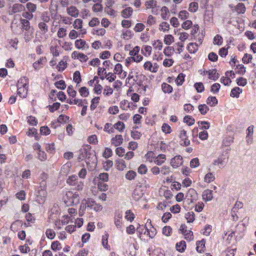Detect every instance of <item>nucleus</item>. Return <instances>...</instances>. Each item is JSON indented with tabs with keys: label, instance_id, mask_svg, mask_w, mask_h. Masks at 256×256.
Listing matches in <instances>:
<instances>
[{
	"label": "nucleus",
	"instance_id": "obj_1",
	"mask_svg": "<svg viewBox=\"0 0 256 256\" xmlns=\"http://www.w3.org/2000/svg\"><path fill=\"white\" fill-rule=\"evenodd\" d=\"M40 187L36 192V201L40 204H43L47 196L46 182L44 180L40 182Z\"/></svg>",
	"mask_w": 256,
	"mask_h": 256
},
{
	"label": "nucleus",
	"instance_id": "obj_2",
	"mask_svg": "<svg viewBox=\"0 0 256 256\" xmlns=\"http://www.w3.org/2000/svg\"><path fill=\"white\" fill-rule=\"evenodd\" d=\"M64 200L67 206L76 204L80 202L79 195L76 192L68 191L64 196Z\"/></svg>",
	"mask_w": 256,
	"mask_h": 256
},
{
	"label": "nucleus",
	"instance_id": "obj_3",
	"mask_svg": "<svg viewBox=\"0 0 256 256\" xmlns=\"http://www.w3.org/2000/svg\"><path fill=\"white\" fill-rule=\"evenodd\" d=\"M114 222L116 228L121 230L124 227L123 213L122 211L117 210L114 214Z\"/></svg>",
	"mask_w": 256,
	"mask_h": 256
},
{
	"label": "nucleus",
	"instance_id": "obj_4",
	"mask_svg": "<svg viewBox=\"0 0 256 256\" xmlns=\"http://www.w3.org/2000/svg\"><path fill=\"white\" fill-rule=\"evenodd\" d=\"M228 156L226 152L222 154L217 159L214 160L212 165L224 167L228 161Z\"/></svg>",
	"mask_w": 256,
	"mask_h": 256
},
{
	"label": "nucleus",
	"instance_id": "obj_5",
	"mask_svg": "<svg viewBox=\"0 0 256 256\" xmlns=\"http://www.w3.org/2000/svg\"><path fill=\"white\" fill-rule=\"evenodd\" d=\"M140 49H132L130 51V56L126 60L127 63H129L130 61L136 62H140L142 59V56L139 54Z\"/></svg>",
	"mask_w": 256,
	"mask_h": 256
},
{
	"label": "nucleus",
	"instance_id": "obj_6",
	"mask_svg": "<svg viewBox=\"0 0 256 256\" xmlns=\"http://www.w3.org/2000/svg\"><path fill=\"white\" fill-rule=\"evenodd\" d=\"M178 136L180 139V144L182 146H187L190 144V140L188 138L186 130L182 128L178 130Z\"/></svg>",
	"mask_w": 256,
	"mask_h": 256
},
{
	"label": "nucleus",
	"instance_id": "obj_7",
	"mask_svg": "<svg viewBox=\"0 0 256 256\" xmlns=\"http://www.w3.org/2000/svg\"><path fill=\"white\" fill-rule=\"evenodd\" d=\"M83 21L80 18L76 19L72 23L74 30L78 31L79 34L84 36L86 33V30L82 26Z\"/></svg>",
	"mask_w": 256,
	"mask_h": 256
},
{
	"label": "nucleus",
	"instance_id": "obj_8",
	"mask_svg": "<svg viewBox=\"0 0 256 256\" xmlns=\"http://www.w3.org/2000/svg\"><path fill=\"white\" fill-rule=\"evenodd\" d=\"M183 163V158L180 155L176 156L172 158L170 162V166L174 168H177L182 165Z\"/></svg>",
	"mask_w": 256,
	"mask_h": 256
},
{
	"label": "nucleus",
	"instance_id": "obj_9",
	"mask_svg": "<svg viewBox=\"0 0 256 256\" xmlns=\"http://www.w3.org/2000/svg\"><path fill=\"white\" fill-rule=\"evenodd\" d=\"M144 6L146 10L152 9V12L154 14H157V2L154 0H147L144 3Z\"/></svg>",
	"mask_w": 256,
	"mask_h": 256
},
{
	"label": "nucleus",
	"instance_id": "obj_10",
	"mask_svg": "<svg viewBox=\"0 0 256 256\" xmlns=\"http://www.w3.org/2000/svg\"><path fill=\"white\" fill-rule=\"evenodd\" d=\"M146 228L147 231L146 234L150 238H153L156 234V230L152 225L151 220H147Z\"/></svg>",
	"mask_w": 256,
	"mask_h": 256
},
{
	"label": "nucleus",
	"instance_id": "obj_11",
	"mask_svg": "<svg viewBox=\"0 0 256 256\" xmlns=\"http://www.w3.org/2000/svg\"><path fill=\"white\" fill-rule=\"evenodd\" d=\"M24 8V6L22 4H16L9 8L8 14H12L16 12H20L23 11Z\"/></svg>",
	"mask_w": 256,
	"mask_h": 256
},
{
	"label": "nucleus",
	"instance_id": "obj_12",
	"mask_svg": "<svg viewBox=\"0 0 256 256\" xmlns=\"http://www.w3.org/2000/svg\"><path fill=\"white\" fill-rule=\"evenodd\" d=\"M144 194L143 191L140 186H137L134 190L132 192V198L135 200L138 201L140 200Z\"/></svg>",
	"mask_w": 256,
	"mask_h": 256
},
{
	"label": "nucleus",
	"instance_id": "obj_13",
	"mask_svg": "<svg viewBox=\"0 0 256 256\" xmlns=\"http://www.w3.org/2000/svg\"><path fill=\"white\" fill-rule=\"evenodd\" d=\"M254 126H250L246 130V140L248 144H251L253 142Z\"/></svg>",
	"mask_w": 256,
	"mask_h": 256
},
{
	"label": "nucleus",
	"instance_id": "obj_14",
	"mask_svg": "<svg viewBox=\"0 0 256 256\" xmlns=\"http://www.w3.org/2000/svg\"><path fill=\"white\" fill-rule=\"evenodd\" d=\"M186 197L190 200V202H194L198 200V194L195 190L190 188L187 192Z\"/></svg>",
	"mask_w": 256,
	"mask_h": 256
},
{
	"label": "nucleus",
	"instance_id": "obj_15",
	"mask_svg": "<svg viewBox=\"0 0 256 256\" xmlns=\"http://www.w3.org/2000/svg\"><path fill=\"white\" fill-rule=\"evenodd\" d=\"M144 67L146 70H149L152 72H156L158 70V66L156 63L152 64L150 62H146L144 63Z\"/></svg>",
	"mask_w": 256,
	"mask_h": 256
},
{
	"label": "nucleus",
	"instance_id": "obj_16",
	"mask_svg": "<svg viewBox=\"0 0 256 256\" xmlns=\"http://www.w3.org/2000/svg\"><path fill=\"white\" fill-rule=\"evenodd\" d=\"M202 199L206 202L210 201L213 198L212 191L207 189L204 191L202 194Z\"/></svg>",
	"mask_w": 256,
	"mask_h": 256
},
{
	"label": "nucleus",
	"instance_id": "obj_17",
	"mask_svg": "<svg viewBox=\"0 0 256 256\" xmlns=\"http://www.w3.org/2000/svg\"><path fill=\"white\" fill-rule=\"evenodd\" d=\"M67 14L74 18H76L79 14V10L74 6H72L66 8Z\"/></svg>",
	"mask_w": 256,
	"mask_h": 256
},
{
	"label": "nucleus",
	"instance_id": "obj_18",
	"mask_svg": "<svg viewBox=\"0 0 256 256\" xmlns=\"http://www.w3.org/2000/svg\"><path fill=\"white\" fill-rule=\"evenodd\" d=\"M123 138L122 135H116L111 140V143L115 146L121 145L123 142Z\"/></svg>",
	"mask_w": 256,
	"mask_h": 256
},
{
	"label": "nucleus",
	"instance_id": "obj_19",
	"mask_svg": "<svg viewBox=\"0 0 256 256\" xmlns=\"http://www.w3.org/2000/svg\"><path fill=\"white\" fill-rule=\"evenodd\" d=\"M90 154L86 148L80 150L78 158L80 160H83L84 159L89 158H90Z\"/></svg>",
	"mask_w": 256,
	"mask_h": 256
},
{
	"label": "nucleus",
	"instance_id": "obj_20",
	"mask_svg": "<svg viewBox=\"0 0 256 256\" xmlns=\"http://www.w3.org/2000/svg\"><path fill=\"white\" fill-rule=\"evenodd\" d=\"M28 88V82L26 77L21 78L18 82L17 88Z\"/></svg>",
	"mask_w": 256,
	"mask_h": 256
},
{
	"label": "nucleus",
	"instance_id": "obj_21",
	"mask_svg": "<svg viewBox=\"0 0 256 256\" xmlns=\"http://www.w3.org/2000/svg\"><path fill=\"white\" fill-rule=\"evenodd\" d=\"M67 60L68 58H64L62 60H61L56 66V68L58 71L62 72L64 71L66 68L67 67Z\"/></svg>",
	"mask_w": 256,
	"mask_h": 256
},
{
	"label": "nucleus",
	"instance_id": "obj_22",
	"mask_svg": "<svg viewBox=\"0 0 256 256\" xmlns=\"http://www.w3.org/2000/svg\"><path fill=\"white\" fill-rule=\"evenodd\" d=\"M72 56L74 58H77L82 62H85L88 59V57L86 55L76 52H74L72 53Z\"/></svg>",
	"mask_w": 256,
	"mask_h": 256
},
{
	"label": "nucleus",
	"instance_id": "obj_23",
	"mask_svg": "<svg viewBox=\"0 0 256 256\" xmlns=\"http://www.w3.org/2000/svg\"><path fill=\"white\" fill-rule=\"evenodd\" d=\"M208 172L206 174L204 178V181L206 183H210L214 182L215 180L214 174L212 172L210 168H208Z\"/></svg>",
	"mask_w": 256,
	"mask_h": 256
},
{
	"label": "nucleus",
	"instance_id": "obj_24",
	"mask_svg": "<svg viewBox=\"0 0 256 256\" xmlns=\"http://www.w3.org/2000/svg\"><path fill=\"white\" fill-rule=\"evenodd\" d=\"M206 74H208L210 79L214 80H216L219 77L218 74L216 70L214 69L206 71Z\"/></svg>",
	"mask_w": 256,
	"mask_h": 256
},
{
	"label": "nucleus",
	"instance_id": "obj_25",
	"mask_svg": "<svg viewBox=\"0 0 256 256\" xmlns=\"http://www.w3.org/2000/svg\"><path fill=\"white\" fill-rule=\"evenodd\" d=\"M21 32H22L24 36V38L26 40H29L32 38L34 30L32 28L26 30H23Z\"/></svg>",
	"mask_w": 256,
	"mask_h": 256
},
{
	"label": "nucleus",
	"instance_id": "obj_26",
	"mask_svg": "<svg viewBox=\"0 0 256 256\" xmlns=\"http://www.w3.org/2000/svg\"><path fill=\"white\" fill-rule=\"evenodd\" d=\"M166 160V156L163 154H158L156 156L154 162L158 166L162 165Z\"/></svg>",
	"mask_w": 256,
	"mask_h": 256
},
{
	"label": "nucleus",
	"instance_id": "obj_27",
	"mask_svg": "<svg viewBox=\"0 0 256 256\" xmlns=\"http://www.w3.org/2000/svg\"><path fill=\"white\" fill-rule=\"evenodd\" d=\"M86 104H87V102L86 100H82L81 99H70L67 100V102L70 104H76L79 106H82L83 105V102H85Z\"/></svg>",
	"mask_w": 256,
	"mask_h": 256
},
{
	"label": "nucleus",
	"instance_id": "obj_28",
	"mask_svg": "<svg viewBox=\"0 0 256 256\" xmlns=\"http://www.w3.org/2000/svg\"><path fill=\"white\" fill-rule=\"evenodd\" d=\"M116 165L117 169L119 170H124L126 168V164L122 159L116 160Z\"/></svg>",
	"mask_w": 256,
	"mask_h": 256
},
{
	"label": "nucleus",
	"instance_id": "obj_29",
	"mask_svg": "<svg viewBox=\"0 0 256 256\" xmlns=\"http://www.w3.org/2000/svg\"><path fill=\"white\" fill-rule=\"evenodd\" d=\"M46 59L44 58H40L37 61L33 64V67L35 70H38L42 68L43 62H45Z\"/></svg>",
	"mask_w": 256,
	"mask_h": 256
},
{
	"label": "nucleus",
	"instance_id": "obj_30",
	"mask_svg": "<svg viewBox=\"0 0 256 256\" xmlns=\"http://www.w3.org/2000/svg\"><path fill=\"white\" fill-rule=\"evenodd\" d=\"M20 22L21 24V31L32 28L30 26V22L28 20L20 18Z\"/></svg>",
	"mask_w": 256,
	"mask_h": 256
},
{
	"label": "nucleus",
	"instance_id": "obj_31",
	"mask_svg": "<svg viewBox=\"0 0 256 256\" xmlns=\"http://www.w3.org/2000/svg\"><path fill=\"white\" fill-rule=\"evenodd\" d=\"M242 92V90L238 87L233 88L230 92V96L232 98H238L240 94Z\"/></svg>",
	"mask_w": 256,
	"mask_h": 256
},
{
	"label": "nucleus",
	"instance_id": "obj_32",
	"mask_svg": "<svg viewBox=\"0 0 256 256\" xmlns=\"http://www.w3.org/2000/svg\"><path fill=\"white\" fill-rule=\"evenodd\" d=\"M160 12L162 18L164 20H168V14L169 13L168 8L166 6H164L161 8Z\"/></svg>",
	"mask_w": 256,
	"mask_h": 256
},
{
	"label": "nucleus",
	"instance_id": "obj_33",
	"mask_svg": "<svg viewBox=\"0 0 256 256\" xmlns=\"http://www.w3.org/2000/svg\"><path fill=\"white\" fill-rule=\"evenodd\" d=\"M204 248H205V241L204 240H202L200 241H198L196 242V250L198 252L201 253V252H204Z\"/></svg>",
	"mask_w": 256,
	"mask_h": 256
},
{
	"label": "nucleus",
	"instance_id": "obj_34",
	"mask_svg": "<svg viewBox=\"0 0 256 256\" xmlns=\"http://www.w3.org/2000/svg\"><path fill=\"white\" fill-rule=\"evenodd\" d=\"M132 8H127L122 12V16L124 18H128L132 14Z\"/></svg>",
	"mask_w": 256,
	"mask_h": 256
},
{
	"label": "nucleus",
	"instance_id": "obj_35",
	"mask_svg": "<svg viewBox=\"0 0 256 256\" xmlns=\"http://www.w3.org/2000/svg\"><path fill=\"white\" fill-rule=\"evenodd\" d=\"M114 128L118 132H122L124 130L126 126L124 122L118 121L114 124Z\"/></svg>",
	"mask_w": 256,
	"mask_h": 256
},
{
	"label": "nucleus",
	"instance_id": "obj_36",
	"mask_svg": "<svg viewBox=\"0 0 256 256\" xmlns=\"http://www.w3.org/2000/svg\"><path fill=\"white\" fill-rule=\"evenodd\" d=\"M176 249L180 252H183L185 250L186 248V242L184 240H181L179 242H178L176 244Z\"/></svg>",
	"mask_w": 256,
	"mask_h": 256
},
{
	"label": "nucleus",
	"instance_id": "obj_37",
	"mask_svg": "<svg viewBox=\"0 0 256 256\" xmlns=\"http://www.w3.org/2000/svg\"><path fill=\"white\" fill-rule=\"evenodd\" d=\"M28 88H18V94L20 98H26L28 94Z\"/></svg>",
	"mask_w": 256,
	"mask_h": 256
},
{
	"label": "nucleus",
	"instance_id": "obj_38",
	"mask_svg": "<svg viewBox=\"0 0 256 256\" xmlns=\"http://www.w3.org/2000/svg\"><path fill=\"white\" fill-rule=\"evenodd\" d=\"M135 218L134 214L130 210H127L125 212L124 218L130 222L134 220Z\"/></svg>",
	"mask_w": 256,
	"mask_h": 256
},
{
	"label": "nucleus",
	"instance_id": "obj_39",
	"mask_svg": "<svg viewBox=\"0 0 256 256\" xmlns=\"http://www.w3.org/2000/svg\"><path fill=\"white\" fill-rule=\"evenodd\" d=\"M137 232L139 233L140 238H141L142 234H146L147 231L146 224L145 226H140L139 224L138 227L136 228Z\"/></svg>",
	"mask_w": 256,
	"mask_h": 256
},
{
	"label": "nucleus",
	"instance_id": "obj_40",
	"mask_svg": "<svg viewBox=\"0 0 256 256\" xmlns=\"http://www.w3.org/2000/svg\"><path fill=\"white\" fill-rule=\"evenodd\" d=\"M71 166V163L67 162L62 166L60 170L61 173L62 174L66 175L69 172Z\"/></svg>",
	"mask_w": 256,
	"mask_h": 256
},
{
	"label": "nucleus",
	"instance_id": "obj_41",
	"mask_svg": "<svg viewBox=\"0 0 256 256\" xmlns=\"http://www.w3.org/2000/svg\"><path fill=\"white\" fill-rule=\"evenodd\" d=\"M246 68L243 64H238L235 68V71L236 73L240 75H244L246 72Z\"/></svg>",
	"mask_w": 256,
	"mask_h": 256
},
{
	"label": "nucleus",
	"instance_id": "obj_42",
	"mask_svg": "<svg viewBox=\"0 0 256 256\" xmlns=\"http://www.w3.org/2000/svg\"><path fill=\"white\" fill-rule=\"evenodd\" d=\"M159 30L163 32L168 31L170 29V24L166 22H163L159 25Z\"/></svg>",
	"mask_w": 256,
	"mask_h": 256
},
{
	"label": "nucleus",
	"instance_id": "obj_43",
	"mask_svg": "<svg viewBox=\"0 0 256 256\" xmlns=\"http://www.w3.org/2000/svg\"><path fill=\"white\" fill-rule=\"evenodd\" d=\"M104 130L108 134L114 133V125L110 123H106L104 126Z\"/></svg>",
	"mask_w": 256,
	"mask_h": 256
},
{
	"label": "nucleus",
	"instance_id": "obj_44",
	"mask_svg": "<svg viewBox=\"0 0 256 256\" xmlns=\"http://www.w3.org/2000/svg\"><path fill=\"white\" fill-rule=\"evenodd\" d=\"M154 155L153 152H148L145 154L144 158L146 160L150 162H154L156 158Z\"/></svg>",
	"mask_w": 256,
	"mask_h": 256
},
{
	"label": "nucleus",
	"instance_id": "obj_45",
	"mask_svg": "<svg viewBox=\"0 0 256 256\" xmlns=\"http://www.w3.org/2000/svg\"><path fill=\"white\" fill-rule=\"evenodd\" d=\"M206 102L211 106H215L218 104V100L215 96H209Z\"/></svg>",
	"mask_w": 256,
	"mask_h": 256
},
{
	"label": "nucleus",
	"instance_id": "obj_46",
	"mask_svg": "<svg viewBox=\"0 0 256 256\" xmlns=\"http://www.w3.org/2000/svg\"><path fill=\"white\" fill-rule=\"evenodd\" d=\"M162 91L164 93H171L172 91V88L170 84H168L166 83H163L162 84Z\"/></svg>",
	"mask_w": 256,
	"mask_h": 256
},
{
	"label": "nucleus",
	"instance_id": "obj_47",
	"mask_svg": "<svg viewBox=\"0 0 256 256\" xmlns=\"http://www.w3.org/2000/svg\"><path fill=\"white\" fill-rule=\"evenodd\" d=\"M184 122L186 123L188 126H190L194 124L195 120L192 116H186L184 118Z\"/></svg>",
	"mask_w": 256,
	"mask_h": 256
},
{
	"label": "nucleus",
	"instance_id": "obj_48",
	"mask_svg": "<svg viewBox=\"0 0 256 256\" xmlns=\"http://www.w3.org/2000/svg\"><path fill=\"white\" fill-rule=\"evenodd\" d=\"M78 182L77 176L75 175L69 176L66 180L67 183L71 186H75Z\"/></svg>",
	"mask_w": 256,
	"mask_h": 256
},
{
	"label": "nucleus",
	"instance_id": "obj_49",
	"mask_svg": "<svg viewBox=\"0 0 256 256\" xmlns=\"http://www.w3.org/2000/svg\"><path fill=\"white\" fill-rule=\"evenodd\" d=\"M100 100V98L99 97H95L92 100L91 105L90 106V108L92 110H94L97 107V106L99 103Z\"/></svg>",
	"mask_w": 256,
	"mask_h": 256
},
{
	"label": "nucleus",
	"instance_id": "obj_50",
	"mask_svg": "<svg viewBox=\"0 0 256 256\" xmlns=\"http://www.w3.org/2000/svg\"><path fill=\"white\" fill-rule=\"evenodd\" d=\"M189 13L185 10H181L179 12L178 16L182 20H186L189 18Z\"/></svg>",
	"mask_w": 256,
	"mask_h": 256
},
{
	"label": "nucleus",
	"instance_id": "obj_51",
	"mask_svg": "<svg viewBox=\"0 0 256 256\" xmlns=\"http://www.w3.org/2000/svg\"><path fill=\"white\" fill-rule=\"evenodd\" d=\"M185 218L188 222H192L195 219L194 214L192 212H188L186 214Z\"/></svg>",
	"mask_w": 256,
	"mask_h": 256
},
{
	"label": "nucleus",
	"instance_id": "obj_52",
	"mask_svg": "<svg viewBox=\"0 0 256 256\" xmlns=\"http://www.w3.org/2000/svg\"><path fill=\"white\" fill-rule=\"evenodd\" d=\"M198 110L202 115H204L209 110V108L205 104H200L198 106Z\"/></svg>",
	"mask_w": 256,
	"mask_h": 256
},
{
	"label": "nucleus",
	"instance_id": "obj_53",
	"mask_svg": "<svg viewBox=\"0 0 256 256\" xmlns=\"http://www.w3.org/2000/svg\"><path fill=\"white\" fill-rule=\"evenodd\" d=\"M234 142V138L232 136H228L226 137L222 142V144L225 146H230Z\"/></svg>",
	"mask_w": 256,
	"mask_h": 256
},
{
	"label": "nucleus",
	"instance_id": "obj_54",
	"mask_svg": "<svg viewBox=\"0 0 256 256\" xmlns=\"http://www.w3.org/2000/svg\"><path fill=\"white\" fill-rule=\"evenodd\" d=\"M68 36L71 39H75L78 36H83L82 34H79V32L76 30H72L69 33Z\"/></svg>",
	"mask_w": 256,
	"mask_h": 256
},
{
	"label": "nucleus",
	"instance_id": "obj_55",
	"mask_svg": "<svg viewBox=\"0 0 256 256\" xmlns=\"http://www.w3.org/2000/svg\"><path fill=\"white\" fill-rule=\"evenodd\" d=\"M198 8V4L196 2H192L189 4L188 10L192 12H196Z\"/></svg>",
	"mask_w": 256,
	"mask_h": 256
},
{
	"label": "nucleus",
	"instance_id": "obj_56",
	"mask_svg": "<svg viewBox=\"0 0 256 256\" xmlns=\"http://www.w3.org/2000/svg\"><path fill=\"white\" fill-rule=\"evenodd\" d=\"M113 92V89L111 87L106 86L103 91V94L105 96H109L112 94Z\"/></svg>",
	"mask_w": 256,
	"mask_h": 256
},
{
	"label": "nucleus",
	"instance_id": "obj_57",
	"mask_svg": "<svg viewBox=\"0 0 256 256\" xmlns=\"http://www.w3.org/2000/svg\"><path fill=\"white\" fill-rule=\"evenodd\" d=\"M174 41V37L171 34L166 35L164 38V42L167 45L171 44Z\"/></svg>",
	"mask_w": 256,
	"mask_h": 256
},
{
	"label": "nucleus",
	"instance_id": "obj_58",
	"mask_svg": "<svg viewBox=\"0 0 256 256\" xmlns=\"http://www.w3.org/2000/svg\"><path fill=\"white\" fill-rule=\"evenodd\" d=\"M213 20V13L212 12H206L204 16V20L208 22H212Z\"/></svg>",
	"mask_w": 256,
	"mask_h": 256
},
{
	"label": "nucleus",
	"instance_id": "obj_59",
	"mask_svg": "<svg viewBox=\"0 0 256 256\" xmlns=\"http://www.w3.org/2000/svg\"><path fill=\"white\" fill-rule=\"evenodd\" d=\"M51 248L54 251L59 250L62 248L61 244L57 240L54 241L52 244Z\"/></svg>",
	"mask_w": 256,
	"mask_h": 256
},
{
	"label": "nucleus",
	"instance_id": "obj_60",
	"mask_svg": "<svg viewBox=\"0 0 256 256\" xmlns=\"http://www.w3.org/2000/svg\"><path fill=\"white\" fill-rule=\"evenodd\" d=\"M184 80V75L183 74L180 73L178 75L176 78V82L177 85L181 86Z\"/></svg>",
	"mask_w": 256,
	"mask_h": 256
},
{
	"label": "nucleus",
	"instance_id": "obj_61",
	"mask_svg": "<svg viewBox=\"0 0 256 256\" xmlns=\"http://www.w3.org/2000/svg\"><path fill=\"white\" fill-rule=\"evenodd\" d=\"M46 235L48 238L52 240L56 236V233L52 229L48 228L46 230Z\"/></svg>",
	"mask_w": 256,
	"mask_h": 256
},
{
	"label": "nucleus",
	"instance_id": "obj_62",
	"mask_svg": "<svg viewBox=\"0 0 256 256\" xmlns=\"http://www.w3.org/2000/svg\"><path fill=\"white\" fill-rule=\"evenodd\" d=\"M70 118L64 114H60L58 118V122L60 124H65L69 120Z\"/></svg>",
	"mask_w": 256,
	"mask_h": 256
},
{
	"label": "nucleus",
	"instance_id": "obj_63",
	"mask_svg": "<svg viewBox=\"0 0 256 256\" xmlns=\"http://www.w3.org/2000/svg\"><path fill=\"white\" fill-rule=\"evenodd\" d=\"M67 34V30L66 28H60L57 33V35L58 38H62L64 37Z\"/></svg>",
	"mask_w": 256,
	"mask_h": 256
},
{
	"label": "nucleus",
	"instance_id": "obj_64",
	"mask_svg": "<svg viewBox=\"0 0 256 256\" xmlns=\"http://www.w3.org/2000/svg\"><path fill=\"white\" fill-rule=\"evenodd\" d=\"M192 26V22L190 20H186L182 24V28L186 30H188Z\"/></svg>",
	"mask_w": 256,
	"mask_h": 256
}]
</instances>
